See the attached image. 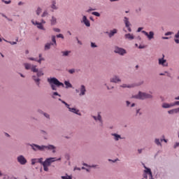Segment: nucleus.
Segmentation results:
<instances>
[{"label": "nucleus", "mask_w": 179, "mask_h": 179, "mask_svg": "<svg viewBox=\"0 0 179 179\" xmlns=\"http://www.w3.org/2000/svg\"><path fill=\"white\" fill-rule=\"evenodd\" d=\"M32 149L34 150H52V153H55L57 151L55 149H57L56 146H54L53 145H38L36 144L31 145Z\"/></svg>", "instance_id": "f257e3e1"}, {"label": "nucleus", "mask_w": 179, "mask_h": 179, "mask_svg": "<svg viewBox=\"0 0 179 179\" xmlns=\"http://www.w3.org/2000/svg\"><path fill=\"white\" fill-rule=\"evenodd\" d=\"M48 82L50 83L52 90H57V87L60 86L64 87V83L59 82L56 78H48Z\"/></svg>", "instance_id": "f03ea898"}, {"label": "nucleus", "mask_w": 179, "mask_h": 179, "mask_svg": "<svg viewBox=\"0 0 179 179\" xmlns=\"http://www.w3.org/2000/svg\"><path fill=\"white\" fill-rule=\"evenodd\" d=\"M59 160H61V158H58V159H57V157L48 158L45 162H43V166L50 167V166H51V163H54V162H58Z\"/></svg>", "instance_id": "7ed1b4c3"}, {"label": "nucleus", "mask_w": 179, "mask_h": 179, "mask_svg": "<svg viewBox=\"0 0 179 179\" xmlns=\"http://www.w3.org/2000/svg\"><path fill=\"white\" fill-rule=\"evenodd\" d=\"M134 97L136 99H140V100H145V99H152V94L140 92L138 94L136 95Z\"/></svg>", "instance_id": "20e7f679"}, {"label": "nucleus", "mask_w": 179, "mask_h": 179, "mask_svg": "<svg viewBox=\"0 0 179 179\" xmlns=\"http://www.w3.org/2000/svg\"><path fill=\"white\" fill-rule=\"evenodd\" d=\"M31 23L36 25L38 29H39L40 30H45L44 29V26H43V24H45V21H44V20H42L41 22H38L37 21L34 22V20H31Z\"/></svg>", "instance_id": "39448f33"}, {"label": "nucleus", "mask_w": 179, "mask_h": 179, "mask_svg": "<svg viewBox=\"0 0 179 179\" xmlns=\"http://www.w3.org/2000/svg\"><path fill=\"white\" fill-rule=\"evenodd\" d=\"M159 65H162V66H169L167 60L164 59V55H162V58L159 59Z\"/></svg>", "instance_id": "423d86ee"}, {"label": "nucleus", "mask_w": 179, "mask_h": 179, "mask_svg": "<svg viewBox=\"0 0 179 179\" xmlns=\"http://www.w3.org/2000/svg\"><path fill=\"white\" fill-rule=\"evenodd\" d=\"M115 52L116 54H120V55H124V54H127V51L124 49L118 47H115Z\"/></svg>", "instance_id": "0eeeda50"}, {"label": "nucleus", "mask_w": 179, "mask_h": 179, "mask_svg": "<svg viewBox=\"0 0 179 179\" xmlns=\"http://www.w3.org/2000/svg\"><path fill=\"white\" fill-rule=\"evenodd\" d=\"M142 33L148 37V40H152L155 37V33L153 31H150L148 34L146 31H142Z\"/></svg>", "instance_id": "6e6552de"}, {"label": "nucleus", "mask_w": 179, "mask_h": 179, "mask_svg": "<svg viewBox=\"0 0 179 179\" xmlns=\"http://www.w3.org/2000/svg\"><path fill=\"white\" fill-rule=\"evenodd\" d=\"M17 162H18V163H20L22 165L27 163V160L26 159V158H24V157H23V155H20V156L17 157Z\"/></svg>", "instance_id": "1a4fd4ad"}, {"label": "nucleus", "mask_w": 179, "mask_h": 179, "mask_svg": "<svg viewBox=\"0 0 179 179\" xmlns=\"http://www.w3.org/2000/svg\"><path fill=\"white\" fill-rule=\"evenodd\" d=\"M124 22L126 27H127L128 31L131 32L132 29H131V27H129L131 26V23H129L128 17H124Z\"/></svg>", "instance_id": "9d476101"}, {"label": "nucleus", "mask_w": 179, "mask_h": 179, "mask_svg": "<svg viewBox=\"0 0 179 179\" xmlns=\"http://www.w3.org/2000/svg\"><path fill=\"white\" fill-rule=\"evenodd\" d=\"M118 30H117V29H114L113 30H110L109 32L106 31V34L108 35V37H110V38H111V37L114 36V34H117Z\"/></svg>", "instance_id": "9b49d317"}, {"label": "nucleus", "mask_w": 179, "mask_h": 179, "mask_svg": "<svg viewBox=\"0 0 179 179\" xmlns=\"http://www.w3.org/2000/svg\"><path fill=\"white\" fill-rule=\"evenodd\" d=\"M110 82L112 83H117V82H121V80L120 79V78H118V76H115L112 78H110Z\"/></svg>", "instance_id": "f8f14e48"}, {"label": "nucleus", "mask_w": 179, "mask_h": 179, "mask_svg": "<svg viewBox=\"0 0 179 179\" xmlns=\"http://www.w3.org/2000/svg\"><path fill=\"white\" fill-rule=\"evenodd\" d=\"M83 21L85 23V26H87V27H90V22L88 20L86 16L84 15L83 17Z\"/></svg>", "instance_id": "ddd939ff"}, {"label": "nucleus", "mask_w": 179, "mask_h": 179, "mask_svg": "<svg viewBox=\"0 0 179 179\" xmlns=\"http://www.w3.org/2000/svg\"><path fill=\"white\" fill-rule=\"evenodd\" d=\"M80 92V96H85V94H86V87H85V85H81Z\"/></svg>", "instance_id": "4468645a"}, {"label": "nucleus", "mask_w": 179, "mask_h": 179, "mask_svg": "<svg viewBox=\"0 0 179 179\" xmlns=\"http://www.w3.org/2000/svg\"><path fill=\"white\" fill-rule=\"evenodd\" d=\"M124 38H126V40H134V38H135V37L134 36V34H126L124 35Z\"/></svg>", "instance_id": "2eb2a0df"}, {"label": "nucleus", "mask_w": 179, "mask_h": 179, "mask_svg": "<svg viewBox=\"0 0 179 179\" xmlns=\"http://www.w3.org/2000/svg\"><path fill=\"white\" fill-rule=\"evenodd\" d=\"M163 108H170L171 107H174V104L172 103H163L162 104Z\"/></svg>", "instance_id": "dca6fc26"}, {"label": "nucleus", "mask_w": 179, "mask_h": 179, "mask_svg": "<svg viewBox=\"0 0 179 179\" xmlns=\"http://www.w3.org/2000/svg\"><path fill=\"white\" fill-rule=\"evenodd\" d=\"M68 108H69V111H71V113H74L75 114H78L79 115H80V114L78 113L79 110H76V108H71L69 106Z\"/></svg>", "instance_id": "f3484780"}, {"label": "nucleus", "mask_w": 179, "mask_h": 179, "mask_svg": "<svg viewBox=\"0 0 179 179\" xmlns=\"http://www.w3.org/2000/svg\"><path fill=\"white\" fill-rule=\"evenodd\" d=\"M168 113H169V114H174V113L177 114V113H179V108L171 110L168 111Z\"/></svg>", "instance_id": "a211bd4d"}, {"label": "nucleus", "mask_w": 179, "mask_h": 179, "mask_svg": "<svg viewBox=\"0 0 179 179\" xmlns=\"http://www.w3.org/2000/svg\"><path fill=\"white\" fill-rule=\"evenodd\" d=\"M50 22L52 26L57 24V18L55 17H52V19L50 20Z\"/></svg>", "instance_id": "6ab92c4d"}, {"label": "nucleus", "mask_w": 179, "mask_h": 179, "mask_svg": "<svg viewBox=\"0 0 179 179\" xmlns=\"http://www.w3.org/2000/svg\"><path fill=\"white\" fill-rule=\"evenodd\" d=\"M24 66L25 69L29 70V69H31V67L33 66V65L28 64V63H25V64H24Z\"/></svg>", "instance_id": "aec40b11"}, {"label": "nucleus", "mask_w": 179, "mask_h": 179, "mask_svg": "<svg viewBox=\"0 0 179 179\" xmlns=\"http://www.w3.org/2000/svg\"><path fill=\"white\" fill-rule=\"evenodd\" d=\"M51 45H54V43H46L45 45V50H50L51 48Z\"/></svg>", "instance_id": "412c9836"}, {"label": "nucleus", "mask_w": 179, "mask_h": 179, "mask_svg": "<svg viewBox=\"0 0 179 179\" xmlns=\"http://www.w3.org/2000/svg\"><path fill=\"white\" fill-rule=\"evenodd\" d=\"M31 71L32 72H38V69H37V66L32 65V67H31Z\"/></svg>", "instance_id": "4be33fe9"}, {"label": "nucleus", "mask_w": 179, "mask_h": 179, "mask_svg": "<svg viewBox=\"0 0 179 179\" xmlns=\"http://www.w3.org/2000/svg\"><path fill=\"white\" fill-rule=\"evenodd\" d=\"M144 167H145V173H149V176H150V177H152V171H150V169L147 168V167L145 166H144Z\"/></svg>", "instance_id": "5701e85b"}, {"label": "nucleus", "mask_w": 179, "mask_h": 179, "mask_svg": "<svg viewBox=\"0 0 179 179\" xmlns=\"http://www.w3.org/2000/svg\"><path fill=\"white\" fill-rule=\"evenodd\" d=\"M93 118L95 120V121H100V122H101V116L100 115V114L98 115V117L96 116H93Z\"/></svg>", "instance_id": "b1692460"}, {"label": "nucleus", "mask_w": 179, "mask_h": 179, "mask_svg": "<svg viewBox=\"0 0 179 179\" xmlns=\"http://www.w3.org/2000/svg\"><path fill=\"white\" fill-rule=\"evenodd\" d=\"M51 8L52 9H57V2H55V1H52Z\"/></svg>", "instance_id": "393cba45"}, {"label": "nucleus", "mask_w": 179, "mask_h": 179, "mask_svg": "<svg viewBox=\"0 0 179 179\" xmlns=\"http://www.w3.org/2000/svg\"><path fill=\"white\" fill-rule=\"evenodd\" d=\"M34 80L36 82V83L38 85V86L40 85V78H36V76H33Z\"/></svg>", "instance_id": "a878e982"}, {"label": "nucleus", "mask_w": 179, "mask_h": 179, "mask_svg": "<svg viewBox=\"0 0 179 179\" xmlns=\"http://www.w3.org/2000/svg\"><path fill=\"white\" fill-rule=\"evenodd\" d=\"M64 85L66 86V88L72 87V84H71V83H69V81H65Z\"/></svg>", "instance_id": "bb28decb"}, {"label": "nucleus", "mask_w": 179, "mask_h": 179, "mask_svg": "<svg viewBox=\"0 0 179 179\" xmlns=\"http://www.w3.org/2000/svg\"><path fill=\"white\" fill-rule=\"evenodd\" d=\"M175 37L176 38H179V31L176 34ZM175 43H176V44H179V39H175Z\"/></svg>", "instance_id": "cd10ccee"}, {"label": "nucleus", "mask_w": 179, "mask_h": 179, "mask_svg": "<svg viewBox=\"0 0 179 179\" xmlns=\"http://www.w3.org/2000/svg\"><path fill=\"white\" fill-rule=\"evenodd\" d=\"M44 58L41 57V54L39 55V59L36 61V62H38L39 64H41V61H44Z\"/></svg>", "instance_id": "c85d7f7f"}, {"label": "nucleus", "mask_w": 179, "mask_h": 179, "mask_svg": "<svg viewBox=\"0 0 179 179\" xmlns=\"http://www.w3.org/2000/svg\"><path fill=\"white\" fill-rule=\"evenodd\" d=\"M52 41L57 46V41L55 40V36H52Z\"/></svg>", "instance_id": "c756f323"}, {"label": "nucleus", "mask_w": 179, "mask_h": 179, "mask_svg": "<svg viewBox=\"0 0 179 179\" xmlns=\"http://www.w3.org/2000/svg\"><path fill=\"white\" fill-rule=\"evenodd\" d=\"M37 76H38L40 78V76H43V75H44V73H43V71H37Z\"/></svg>", "instance_id": "7c9ffc66"}, {"label": "nucleus", "mask_w": 179, "mask_h": 179, "mask_svg": "<svg viewBox=\"0 0 179 179\" xmlns=\"http://www.w3.org/2000/svg\"><path fill=\"white\" fill-rule=\"evenodd\" d=\"M115 136V141H118L120 138H121L120 135L118 134H113Z\"/></svg>", "instance_id": "2f4dec72"}, {"label": "nucleus", "mask_w": 179, "mask_h": 179, "mask_svg": "<svg viewBox=\"0 0 179 179\" xmlns=\"http://www.w3.org/2000/svg\"><path fill=\"white\" fill-rule=\"evenodd\" d=\"M155 143L158 145H159L160 146H162V143H160V140H159V138L155 139Z\"/></svg>", "instance_id": "473e14b6"}, {"label": "nucleus", "mask_w": 179, "mask_h": 179, "mask_svg": "<svg viewBox=\"0 0 179 179\" xmlns=\"http://www.w3.org/2000/svg\"><path fill=\"white\" fill-rule=\"evenodd\" d=\"M36 162L37 163H41V164H43V158L36 159Z\"/></svg>", "instance_id": "72a5a7b5"}, {"label": "nucleus", "mask_w": 179, "mask_h": 179, "mask_svg": "<svg viewBox=\"0 0 179 179\" xmlns=\"http://www.w3.org/2000/svg\"><path fill=\"white\" fill-rule=\"evenodd\" d=\"M92 14L94 15V16H97L98 17H100V13L97 12H92Z\"/></svg>", "instance_id": "f704fd0d"}, {"label": "nucleus", "mask_w": 179, "mask_h": 179, "mask_svg": "<svg viewBox=\"0 0 179 179\" xmlns=\"http://www.w3.org/2000/svg\"><path fill=\"white\" fill-rule=\"evenodd\" d=\"M41 13V8H38L37 10H36V14L38 15Z\"/></svg>", "instance_id": "c9c22d12"}, {"label": "nucleus", "mask_w": 179, "mask_h": 179, "mask_svg": "<svg viewBox=\"0 0 179 179\" xmlns=\"http://www.w3.org/2000/svg\"><path fill=\"white\" fill-rule=\"evenodd\" d=\"M53 31H56V33H59L61 32V29H58V28H53Z\"/></svg>", "instance_id": "e433bc0d"}, {"label": "nucleus", "mask_w": 179, "mask_h": 179, "mask_svg": "<svg viewBox=\"0 0 179 179\" xmlns=\"http://www.w3.org/2000/svg\"><path fill=\"white\" fill-rule=\"evenodd\" d=\"M36 163H37V159H34L31 160V164L34 165L36 164Z\"/></svg>", "instance_id": "4c0bfd02"}, {"label": "nucleus", "mask_w": 179, "mask_h": 179, "mask_svg": "<svg viewBox=\"0 0 179 179\" xmlns=\"http://www.w3.org/2000/svg\"><path fill=\"white\" fill-rule=\"evenodd\" d=\"M62 103L63 104H65L66 107H67V108H69V104H68L66 102H65V101H62Z\"/></svg>", "instance_id": "58836bf2"}, {"label": "nucleus", "mask_w": 179, "mask_h": 179, "mask_svg": "<svg viewBox=\"0 0 179 179\" xmlns=\"http://www.w3.org/2000/svg\"><path fill=\"white\" fill-rule=\"evenodd\" d=\"M62 103L63 104H65L66 107H67V108H69V104H68L66 102H65V101H62Z\"/></svg>", "instance_id": "ea45409f"}, {"label": "nucleus", "mask_w": 179, "mask_h": 179, "mask_svg": "<svg viewBox=\"0 0 179 179\" xmlns=\"http://www.w3.org/2000/svg\"><path fill=\"white\" fill-rule=\"evenodd\" d=\"M62 103L63 104H65L66 107H67V108H69V104H68L66 102H65V101H62Z\"/></svg>", "instance_id": "a19ab883"}, {"label": "nucleus", "mask_w": 179, "mask_h": 179, "mask_svg": "<svg viewBox=\"0 0 179 179\" xmlns=\"http://www.w3.org/2000/svg\"><path fill=\"white\" fill-rule=\"evenodd\" d=\"M63 55H64V57L69 55V51L63 52Z\"/></svg>", "instance_id": "79ce46f5"}, {"label": "nucleus", "mask_w": 179, "mask_h": 179, "mask_svg": "<svg viewBox=\"0 0 179 179\" xmlns=\"http://www.w3.org/2000/svg\"><path fill=\"white\" fill-rule=\"evenodd\" d=\"M2 1L4 2V3H6V5H8V3H10L12 2L10 0L9 1L2 0Z\"/></svg>", "instance_id": "37998d69"}, {"label": "nucleus", "mask_w": 179, "mask_h": 179, "mask_svg": "<svg viewBox=\"0 0 179 179\" xmlns=\"http://www.w3.org/2000/svg\"><path fill=\"white\" fill-rule=\"evenodd\" d=\"M57 38H64V35H62V34H59L58 35H57Z\"/></svg>", "instance_id": "c03bdc74"}, {"label": "nucleus", "mask_w": 179, "mask_h": 179, "mask_svg": "<svg viewBox=\"0 0 179 179\" xmlns=\"http://www.w3.org/2000/svg\"><path fill=\"white\" fill-rule=\"evenodd\" d=\"M54 96H59V97H61V95H59V94H58V92H54V93H53L52 97H53V99H55V97Z\"/></svg>", "instance_id": "a18cd8bd"}, {"label": "nucleus", "mask_w": 179, "mask_h": 179, "mask_svg": "<svg viewBox=\"0 0 179 179\" xmlns=\"http://www.w3.org/2000/svg\"><path fill=\"white\" fill-rule=\"evenodd\" d=\"M48 15V13H47V11H45L43 15H42V17H45V16H47Z\"/></svg>", "instance_id": "49530a36"}, {"label": "nucleus", "mask_w": 179, "mask_h": 179, "mask_svg": "<svg viewBox=\"0 0 179 179\" xmlns=\"http://www.w3.org/2000/svg\"><path fill=\"white\" fill-rule=\"evenodd\" d=\"M121 87H132V86L124 84L123 85H121Z\"/></svg>", "instance_id": "de8ad7c7"}, {"label": "nucleus", "mask_w": 179, "mask_h": 179, "mask_svg": "<svg viewBox=\"0 0 179 179\" xmlns=\"http://www.w3.org/2000/svg\"><path fill=\"white\" fill-rule=\"evenodd\" d=\"M69 72L70 73H75V69L69 70Z\"/></svg>", "instance_id": "09e8293b"}, {"label": "nucleus", "mask_w": 179, "mask_h": 179, "mask_svg": "<svg viewBox=\"0 0 179 179\" xmlns=\"http://www.w3.org/2000/svg\"><path fill=\"white\" fill-rule=\"evenodd\" d=\"M91 47H92V48H94L97 47V45H96V44L94 43H91Z\"/></svg>", "instance_id": "8fccbe9b"}, {"label": "nucleus", "mask_w": 179, "mask_h": 179, "mask_svg": "<svg viewBox=\"0 0 179 179\" xmlns=\"http://www.w3.org/2000/svg\"><path fill=\"white\" fill-rule=\"evenodd\" d=\"M44 171H48V166H43Z\"/></svg>", "instance_id": "3c124183"}, {"label": "nucleus", "mask_w": 179, "mask_h": 179, "mask_svg": "<svg viewBox=\"0 0 179 179\" xmlns=\"http://www.w3.org/2000/svg\"><path fill=\"white\" fill-rule=\"evenodd\" d=\"M173 106H179V101H176L175 103H172Z\"/></svg>", "instance_id": "603ef678"}, {"label": "nucleus", "mask_w": 179, "mask_h": 179, "mask_svg": "<svg viewBox=\"0 0 179 179\" xmlns=\"http://www.w3.org/2000/svg\"><path fill=\"white\" fill-rule=\"evenodd\" d=\"M9 43L11 44V45H15V44H17V42L10 41Z\"/></svg>", "instance_id": "864d4df0"}, {"label": "nucleus", "mask_w": 179, "mask_h": 179, "mask_svg": "<svg viewBox=\"0 0 179 179\" xmlns=\"http://www.w3.org/2000/svg\"><path fill=\"white\" fill-rule=\"evenodd\" d=\"M76 40L78 43V44H80V45H82V42L80 41H79V38L78 37H76Z\"/></svg>", "instance_id": "5fc2aeb1"}, {"label": "nucleus", "mask_w": 179, "mask_h": 179, "mask_svg": "<svg viewBox=\"0 0 179 179\" xmlns=\"http://www.w3.org/2000/svg\"><path fill=\"white\" fill-rule=\"evenodd\" d=\"M29 59L30 61H36V62H37V59H34V58H33V57H29Z\"/></svg>", "instance_id": "6e6d98bb"}, {"label": "nucleus", "mask_w": 179, "mask_h": 179, "mask_svg": "<svg viewBox=\"0 0 179 179\" xmlns=\"http://www.w3.org/2000/svg\"><path fill=\"white\" fill-rule=\"evenodd\" d=\"M44 116L46 117V118H50V115L47 114V113H44Z\"/></svg>", "instance_id": "4d7b16f0"}, {"label": "nucleus", "mask_w": 179, "mask_h": 179, "mask_svg": "<svg viewBox=\"0 0 179 179\" xmlns=\"http://www.w3.org/2000/svg\"><path fill=\"white\" fill-rule=\"evenodd\" d=\"M179 146V143H176L174 145V148L176 149V148H178Z\"/></svg>", "instance_id": "13d9d810"}, {"label": "nucleus", "mask_w": 179, "mask_h": 179, "mask_svg": "<svg viewBox=\"0 0 179 179\" xmlns=\"http://www.w3.org/2000/svg\"><path fill=\"white\" fill-rule=\"evenodd\" d=\"M143 27H139L138 29V30H137V31H142V30H143Z\"/></svg>", "instance_id": "bf43d9fd"}, {"label": "nucleus", "mask_w": 179, "mask_h": 179, "mask_svg": "<svg viewBox=\"0 0 179 179\" xmlns=\"http://www.w3.org/2000/svg\"><path fill=\"white\" fill-rule=\"evenodd\" d=\"M127 107H129V104H131V102H129V101H127Z\"/></svg>", "instance_id": "052dcab7"}, {"label": "nucleus", "mask_w": 179, "mask_h": 179, "mask_svg": "<svg viewBox=\"0 0 179 179\" xmlns=\"http://www.w3.org/2000/svg\"><path fill=\"white\" fill-rule=\"evenodd\" d=\"M107 88L108 90H110V89H114V87L107 86Z\"/></svg>", "instance_id": "680f3d73"}, {"label": "nucleus", "mask_w": 179, "mask_h": 179, "mask_svg": "<svg viewBox=\"0 0 179 179\" xmlns=\"http://www.w3.org/2000/svg\"><path fill=\"white\" fill-rule=\"evenodd\" d=\"M171 34V32H167L166 34H165V36H170Z\"/></svg>", "instance_id": "e2e57ef3"}, {"label": "nucleus", "mask_w": 179, "mask_h": 179, "mask_svg": "<svg viewBox=\"0 0 179 179\" xmlns=\"http://www.w3.org/2000/svg\"><path fill=\"white\" fill-rule=\"evenodd\" d=\"M163 141H164V142L167 143V140H166V139H161V142H163Z\"/></svg>", "instance_id": "0e129e2a"}, {"label": "nucleus", "mask_w": 179, "mask_h": 179, "mask_svg": "<svg viewBox=\"0 0 179 179\" xmlns=\"http://www.w3.org/2000/svg\"><path fill=\"white\" fill-rule=\"evenodd\" d=\"M74 170H80V168H74Z\"/></svg>", "instance_id": "69168bd1"}, {"label": "nucleus", "mask_w": 179, "mask_h": 179, "mask_svg": "<svg viewBox=\"0 0 179 179\" xmlns=\"http://www.w3.org/2000/svg\"><path fill=\"white\" fill-rule=\"evenodd\" d=\"M138 48H145V47H144V46H142V45H140V46L138 47Z\"/></svg>", "instance_id": "338daca9"}, {"label": "nucleus", "mask_w": 179, "mask_h": 179, "mask_svg": "<svg viewBox=\"0 0 179 179\" xmlns=\"http://www.w3.org/2000/svg\"><path fill=\"white\" fill-rule=\"evenodd\" d=\"M138 153H142V150H138Z\"/></svg>", "instance_id": "774afa93"}]
</instances>
